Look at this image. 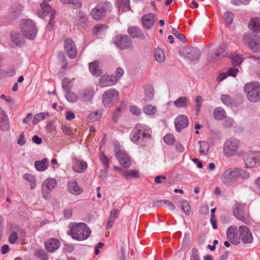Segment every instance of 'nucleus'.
<instances>
[{"label": "nucleus", "mask_w": 260, "mask_h": 260, "mask_svg": "<svg viewBox=\"0 0 260 260\" xmlns=\"http://www.w3.org/2000/svg\"><path fill=\"white\" fill-rule=\"evenodd\" d=\"M70 230L67 233L71 235L73 239L78 241H82L87 239L91 234L90 229L86 224L81 223H72Z\"/></svg>", "instance_id": "nucleus-1"}, {"label": "nucleus", "mask_w": 260, "mask_h": 260, "mask_svg": "<svg viewBox=\"0 0 260 260\" xmlns=\"http://www.w3.org/2000/svg\"><path fill=\"white\" fill-rule=\"evenodd\" d=\"M151 138L150 131L140 124H137L131 135V140L138 145L144 146Z\"/></svg>", "instance_id": "nucleus-2"}, {"label": "nucleus", "mask_w": 260, "mask_h": 260, "mask_svg": "<svg viewBox=\"0 0 260 260\" xmlns=\"http://www.w3.org/2000/svg\"><path fill=\"white\" fill-rule=\"evenodd\" d=\"M19 27L22 34L25 38L29 40H34L36 38L38 30L31 20L22 19L19 24Z\"/></svg>", "instance_id": "nucleus-3"}, {"label": "nucleus", "mask_w": 260, "mask_h": 260, "mask_svg": "<svg viewBox=\"0 0 260 260\" xmlns=\"http://www.w3.org/2000/svg\"><path fill=\"white\" fill-rule=\"evenodd\" d=\"M244 91L250 102L257 103L260 101V84L258 82L252 81L246 83Z\"/></svg>", "instance_id": "nucleus-4"}, {"label": "nucleus", "mask_w": 260, "mask_h": 260, "mask_svg": "<svg viewBox=\"0 0 260 260\" xmlns=\"http://www.w3.org/2000/svg\"><path fill=\"white\" fill-rule=\"evenodd\" d=\"M119 100V93L114 88H111L105 91L102 95V102L104 106L112 107Z\"/></svg>", "instance_id": "nucleus-5"}, {"label": "nucleus", "mask_w": 260, "mask_h": 260, "mask_svg": "<svg viewBox=\"0 0 260 260\" xmlns=\"http://www.w3.org/2000/svg\"><path fill=\"white\" fill-rule=\"evenodd\" d=\"M237 168H228L224 170L220 175L221 182L226 185H232L238 180Z\"/></svg>", "instance_id": "nucleus-6"}, {"label": "nucleus", "mask_w": 260, "mask_h": 260, "mask_svg": "<svg viewBox=\"0 0 260 260\" xmlns=\"http://www.w3.org/2000/svg\"><path fill=\"white\" fill-rule=\"evenodd\" d=\"M240 142L235 139H230L224 143L223 153L226 156L231 157L235 155L240 147Z\"/></svg>", "instance_id": "nucleus-7"}, {"label": "nucleus", "mask_w": 260, "mask_h": 260, "mask_svg": "<svg viewBox=\"0 0 260 260\" xmlns=\"http://www.w3.org/2000/svg\"><path fill=\"white\" fill-rule=\"evenodd\" d=\"M111 4L107 2H102L91 11V16H104L109 14L112 11Z\"/></svg>", "instance_id": "nucleus-8"}, {"label": "nucleus", "mask_w": 260, "mask_h": 260, "mask_svg": "<svg viewBox=\"0 0 260 260\" xmlns=\"http://www.w3.org/2000/svg\"><path fill=\"white\" fill-rule=\"evenodd\" d=\"M179 54L192 63L198 60L200 56V51L197 48L186 47L182 48L180 50Z\"/></svg>", "instance_id": "nucleus-9"}, {"label": "nucleus", "mask_w": 260, "mask_h": 260, "mask_svg": "<svg viewBox=\"0 0 260 260\" xmlns=\"http://www.w3.org/2000/svg\"><path fill=\"white\" fill-rule=\"evenodd\" d=\"M243 43L255 52H260V37L255 35L253 37L249 34H245L242 38Z\"/></svg>", "instance_id": "nucleus-10"}, {"label": "nucleus", "mask_w": 260, "mask_h": 260, "mask_svg": "<svg viewBox=\"0 0 260 260\" xmlns=\"http://www.w3.org/2000/svg\"><path fill=\"white\" fill-rule=\"evenodd\" d=\"M234 214L237 219L244 223L249 221V214L244 204H237L234 209Z\"/></svg>", "instance_id": "nucleus-11"}, {"label": "nucleus", "mask_w": 260, "mask_h": 260, "mask_svg": "<svg viewBox=\"0 0 260 260\" xmlns=\"http://www.w3.org/2000/svg\"><path fill=\"white\" fill-rule=\"evenodd\" d=\"M115 155L116 158L118 160L119 164L123 168H128L131 164V160L129 156L124 151L119 150V146H115L114 149Z\"/></svg>", "instance_id": "nucleus-12"}, {"label": "nucleus", "mask_w": 260, "mask_h": 260, "mask_svg": "<svg viewBox=\"0 0 260 260\" xmlns=\"http://www.w3.org/2000/svg\"><path fill=\"white\" fill-rule=\"evenodd\" d=\"M241 156H242L246 168L254 167L258 161V154L254 152L249 151L244 152Z\"/></svg>", "instance_id": "nucleus-13"}, {"label": "nucleus", "mask_w": 260, "mask_h": 260, "mask_svg": "<svg viewBox=\"0 0 260 260\" xmlns=\"http://www.w3.org/2000/svg\"><path fill=\"white\" fill-rule=\"evenodd\" d=\"M38 16H55L56 11L47 2H43L37 11Z\"/></svg>", "instance_id": "nucleus-14"}, {"label": "nucleus", "mask_w": 260, "mask_h": 260, "mask_svg": "<svg viewBox=\"0 0 260 260\" xmlns=\"http://www.w3.org/2000/svg\"><path fill=\"white\" fill-rule=\"evenodd\" d=\"M57 185V181L54 178H49L45 179L42 184V190L43 197L47 199L49 194Z\"/></svg>", "instance_id": "nucleus-15"}, {"label": "nucleus", "mask_w": 260, "mask_h": 260, "mask_svg": "<svg viewBox=\"0 0 260 260\" xmlns=\"http://www.w3.org/2000/svg\"><path fill=\"white\" fill-rule=\"evenodd\" d=\"M64 49L68 56L71 58L77 56V50L74 42L70 38H67L64 42Z\"/></svg>", "instance_id": "nucleus-16"}, {"label": "nucleus", "mask_w": 260, "mask_h": 260, "mask_svg": "<svg viewBox=\"0 0 260 260\" xmlns=\"http://www.w3.org/2000/svg\"><path fill=\"white\" fill-rule=\"evenodd\" d=\"M239 240L245 244L251 243L253 242V238L250 230L246 226H240L239 228Z\"/></svg>", "instance_id": "nucleus-17"}, {"label": "nucleus", "mask_w": 260, "mask_h": 260, "mask_svg": "<svg viewBox=\"0 0 260 260\" xmlns=\"http://www.w3.org/2000/svg\"><path fill=\"white\" fill-rule=\"evenodd\" d=\"M115 41L117 47L122 50L131 48L133 47L132 40L127 36H117Z\"/></svg>", "instance_id": "nucleus-18"}, {"label": "nucleus", "mask_w": 260, "mask_h": 260, "mask_svg": "<svg viewBox=\"0 0 260 260\" xmlns=\"http://www.w3.org/2000/svg\"><path fill=\"white\" fill-rule=\"evenodd\" d=\"M227 46L225 44H222L213 53L208 57V60L211 62L217 61L225 55Z\"/></svg>", "instance_id": "nucleus-19"}, {"label": "nucleus", "mask_w": 260, "mask_h": 260, "mask_svg": "<svg viewBox=\"0 0 260 260\" xmlns=\"http://www.w3.org/2000/svg\"><path fill=\"white\" fill-rule=\"evenodd\" d=\"M174 123L176 130L178 132H180L182 129L188 126L189 120L187 116L181 114L176 117Z\"/></svg>", "instance_id": "nucleus-20"}, {"label": "nucleus", "mask_w": 260, "mask_h": 260, "mask_svg": "<svg viewBox=\"0 0 260 260\" xmlns=\"http://www.w3.org/2000/svg\"><path fill=\"white\" fill-rule=\"evenodd\" d=\"M117 83V79L114 76L104 75L99 79V85L101 87H106L114 85Z\"/></svg>", "instance_id": "nucleus-21"}, {"label": "nucleus", "mask_w": 260, "mask_h": 260, "mask_svg": "<svg viewBox=\"0 0 260 260\" xmlns=\"http://www.w3.org/2000/svg\"><path fill=\"white\" fill-rule=\"evenodd\" d=\"M226 236L229 241L234 245L240 243L239 238L238 237L237 229L235 226H230L226 231Z\"/></svg>", "instance_id": "nucleus-22"}, {"label": "nucleus", "mask_w": 260, "mask_h": 260, "mask_svg": "<svg viewBox=\"0 0 260 260\" xmlns=\"http://www.w3.org/2000/svg\"><path fill=\"white\" fill-rule=\"evenodd\" d=\"M0 129L3 131H7L10 129V123L8 117L5 111L0 108Z\"/></svg>", "instance_id": "nucleus-23"}, {"label": "nucleus", "mask_w": 260, "mask_h": 260, "mask_svg": "<svg viewBox=\"0 0 260 260\" xmlns=\"http://www.w3.org/2000/svg\"><path fill=\"white\" fill-rule=\"evenodd\" d=\"M68 189L71 194L75 196L80 194L83 191L82 189L78 186L77 182L74 180L68 182Z\"/></svg>", "instance_id": "nucleus-24"}, {"label": "nucleus", "mask_w": 260, "mask_h": 260, "mask_svg": "<svg viewBox=\"0 0 260 260\" xmlns=\"http://www.w3.org/2000/svg\"><path fill=\"white\" fill-rule=\"evenodd\" d=\"M87 168V164L86 161L77 158L75 159V164L73 167V169L76 172L82 173L84 172Z\"/></svg>", "instance_id": "nucleus-25"}, {"label": "nucleus", "mask_w": 260, "mask_h": 260, "mask_svg": "<svg viewBox=\"0 0 260 260\" xmlns=\"http://www.w3.org/2000/svg\"><path fill=\"white\" fill-rule=\"evenodd\" d=\"M128 32L133 38H138L140 40H144L145 36L141 30L135 26L129 27L128 29Z\"/></svg>", "instance_id": "nucleus-26"}, {"label": "nucleus", "mask_w": 260, "mask_h": 260, "mask_svg": "<svg viewBox=\"0 0 260 260\" xmlns=\"http://www.w3.org/2000/svg\"><path fill=\"white\" fill-rule=\"evenodd\" d=\"M59 247V241L55 238H51L45 243L46 249L49 252H53Z\"/></svg>", "instance_id": "nucleus-27"}, {"label": "nucleus", "mask_w": 260, "mask_h": 260, "mask_svg": "<svg viewBox=\"0 0 260 260\" xmlns=\"http://www.w3.org/2000/svg\"><path fill=\"white\" fill-rule=\"evenodd\" d=\"M118 212L119 210L115 208L111 210L110 216L107 219L106 225V229H109L112 227L116 218L118 217Z\"/></svg>", "instance_id": "nucleus-28"}, {"label": "nucleus", "mask_w": 260, "mask_h": 260, "mask_svg": "<svg viewBox=\"0 0 260 260\" xmlns=\"http://www.w3.org/2000/svg\"><path fill=\"white\" fill-rule=\"evenodd\" d=\"M248 28L253 32H260V17H251L248 24Z\"/></svg>", "instance_id": "nucleus-29"}, {"label": "nucleus", "mask_w": 260, "mask_h": 260, "mask_svg": "<svg viewBox=\"0 0 260 260\" xmlns=\"http://www.w3.org/2000/svg\"><path fill=\"white\" fill-rule=\"evenodd\" d=\"M35 167L39 171H44L47 169L49 160L47 158H45L40 161H36L35 162Z\"/></svg>", "instance_id": "nucleus-30"}, {"label": "nucleus", "mask_w": 260, "mask_h": 260, "mask_svg": "<svg viewBox=\"0 0 260 260\" xmlns=\"http://www.w3.org/2000/svg\"><path fill=\"white\" fill-rule=\"evenodd\" d=\"M123 177L127 180L140 177V173L137 170H127L122 171Z\"/></svg>", "instance_id": "nucleus-31"}, {"label": "nucleus", "mask_w": 260, "mask_h": 260, "mask_svg": "<svg viewBox=\"0 0 260 260\" xmlns=\"http://www.w3.org/2000/svg\"><path fill=\"white\" fill-rule=\"evenodd\" d=\"M89 69L91 73L96 76H100L102 74V71L99 69V62L94 61L89 64Z\"/></svg>", "instance_id": "nucleus-32"}, {"label": "nucleus", "mask_w": 260, "mask_h": 260, "mask_svg": "<svg viewBox=\"0 0 260 260\" xmlns=\"http://www.w3.org/2000/svg\"><path fill=\"white\" fill-rule=\"evenodd\" d=\"M198 146L200 155H206L208 154L210 148V144L208 142L200 141L198 142Z\"/></svg>", "instance_id": "nucleus-33"}, {"label": "nucleus", "mask_w": 260, "mask_h": 260, "mask_svg": "<svg viewBox=\"0 0 260 260\" xmlns=\"http://www.w3.org/2000/svg\"><path fill=\"white\" fill-rule=\"evenodd\" d=\"M20 231L18 226H12L9 237V241L11 244H14L16 242L18 238V234Z\"/></svg>", "instance_id": "nucleus-34"}, {"label": "nucleus", "mask_w": 260, "mask_h": 260, "mask_svg": "<svg viewBox=\"0 0 260 260\" xmlns=\"http://www.w3.org/2000/svg\"><path fill=\"white\" fill-rule=\"evenodd\" d=\"M144 95L145 97L144 98V100L145 102H149L153 98L154 90L151 85H147L145 86Z\"/></svg>", "instance_id": "nucleus-35"}, {"label": "nucleus", "mask_w": 260, "mask_h": 260, "mask_svg": "<svg viewBox=\"0 0 260 260\" xmlns=\"http://www.w3.org/2000/svg\"><path fill=\"white\" fill-rule=\"evenodd\" d=\"M189 101L185 96H181L174 102V106L177 108H186L188 106Z\"/></svg>", "instance_id": "nucleus-36"}, {"label": "nucleus", "mask_w": 260, "mask_h": 260, "mask_svg": "<svg viewBox=\"0 0 260 260\" xmlns=\"http://www.w3.org/2000/svg\"><path fill=\"white\" fill-rule=\"evenodd\" d=\"M213 115L215 119L219 120L225 117L226 113L222 108L217 107L214 109Z\"/></svg>", "instance_id": "nucleus-37"}, {"label": "nucleus", "mask_w": 260, "mask_h": 260, "mask_svg": "<svg viewBox=\"0 0 260 260\" xmlns=\"http://www.w3.org/2000/svg\"><path fill=\"white\" fill-rule=\"evenodd\" d=\"M126 105L124 103L120 104L113 113L112 119L114 122H117L120 116L121 112L125 109Z\"/></svg>", "instance_id": "nucleus-38"}, {"label": "nucleus", "mask_w": 260, "mask_h": 260, "mask_svg": "<svg viewBox=\"0 0 260 260\" xmlns=\"http://www.w3.org/2000/svg\"><path fill=\"white\" fill-rule=\"evenodd\" d=\"M117 5L119 11H127L131 9L129 0H119L117 2Z\"/></svg>", "instance_id": "nucleus-39"}, {"label": "nucleus", "mask_w": 260, "mask_h": 260, "mask_svg": "<svg viewBox=\"0 0 260 260\" xmlns=\"http://www.w3.org/2000/svg\"><path fill=\"white\" fill-rule=\"evenodd\" d=\"M22 10V6L20 4H15L11 6L10 14L13 16H18L21 15Z\"/></svg>", "instance_id": "nucleus-40"}, {"label": "nucleus", "mask_w": 260, "mask_h": 260, "mask_svg": "<svg viewBox=\"0 0 260 260\" xmlns=\"http://www.w3.org/2000/svg\"><path fill=\"white\" fill-rule=\"evenodd\" d=\"M153 18L154 17H142V23L145 28L149 29L152 27L154 23Z\"/></svg>", "instance_id": "nucleus-41"}, {"label": "nucleus", "mask_w": 260, "mask_h": 260, "mask_svg": "<svg viewBox=\"0 0 260 260\" xmlns=\"http://www.w3.org/2000/svg\"><path fill=\"white\" fill-rule=\"evenodd\" d=\"M49 115L48 112H41L35 114L33 119V124H35L40 121L45 119Z\"/></svg>", "instance_id": "nucleus-42"}, {"label": "nucleus", "mask_w": 260, "mask_h": 260, "mask_svg": "<svg viewBox=\"0 0 260 260\" xmlns=\"http://www.w3.org/2000/svg\"><path fill=\"white\" fill-rule=\"evenodd\" d=\"M11 39L16 45H20L24 43L23 39L20 34L18 32H13L11 34Z\"/></svg>", "instance_id": "nucleus-43"}, {"label": "nucleus", "mask_w": 260, "mask_h": 260, "mask_svg": "<svg viewBox=\"0 0 260 260\" xmlns=\"http://www.w3.org/2000/svg\"><path fill=\"white\" fill-rule=\"evenodd\" d=\"M93 95V91L92 89H88L84 91L81 95V99L84 102H89L91 100Z\"/></svg>", "instance_id": "nucleus-44"}, {"label": "nucleus", "mask_w": 260, "mask_h": 260, "mask_svg": "<svg viewBox=\"0 0 260 260\" xmlns=\"http://www.w3.org/2000/svg\"><path fill=\"white\" fill-rule=\"evenodd\" d=\"M243 58L241 55L237 53L234 54L232 56V65L237 67L241 64Z\"/></svg>", "instance_id": "nucleus-45"}, {"label": "nucleus", "mask_w": 260, "mask_h": 260, "mask_svg": "<svg viewBox=\"0 0 260 260\" xmlns=\"http://www.w3.org/2000/svg\"><path fill=\"white\" fill-rule=\"evenodd\" d=\"M23 178L29 182L31 189H33L36 187V180L34 175L29 174H25L23 175Z\"/></svg>", "instance_id": "nucleus-46"}, {"label": "nucleus", "mask_w": 260, "mask_h": 260, "mask_svg": "<svg viewBox=\"0 0 260 260\" xmlns=\"http://www.w3.org/2000/svg\"><path fill=\"white\" fill-rule=\"evenodd\" d=\"M62 4H72L76 9H79L82 7L81 0H60Z\"/></svg>", "instance_id": "nucleus-47"}, {"label": "nucleus", "mask_w": 260, "mask_h": 260, "mask_svg": "<svg viewBox=\"0 0 260 260\" xmlns=\"http://www.w3.org/2000/svg\"><path fill=\"white\" fill-rule=\"evenodd\" d=\"M237 177L238 179L239 178H241L242 179H247L250 177V174L249 173H248L246 171L239 169L237 168Z\"/></svg>", "instance_id": "nucleus-48"}, {"label": "nucleus", "mask_w": 260, "mask_h": 260, "mask_svg": "<svg viewBox=\"0 0 260 260\" xmlns=\"http://www.w3.org/2000/svg\"><path fill=\"white\" fill-rule=\"evenodd\" d=\"M101 117V114L97 111L90 113L88 117V121L92 122L98 121Z\"/></svg>", "instance_id": "nucleus-49"}, {"label": "nucleus", "mask_w": 260, "mask_h": 260, "mask_svg": "<svg viewBox=\"0 0 260 260\" xmlns=\"http://www.w3.org/2000/svg\"><path fill=\"white\" fill-rule=\"evenodd\" d=\"M164 141L169 145H173L175 142L174 136L171 134H168L164 136Z\"/></svg>", "instance_id": "nucleus-50"}, {"label": "nucleus", "mask_w": 260, "mask_h": 260, "mask_svg": "<svg viewBox=\"0 0 260 260\" xmlns=\"http://www.w3.org/2000/svg\"><path fill=\"white\" fill-rule=\"evenodd\" d=\"M107 28L108 26L106 25H98L95 26L93 29V34L95 35L102 34L107 29Z\"/></svg>", "instance_id": "nucleus-51"}, {"label": "nucleus", "mask_w": 260, "mask_h": 260, "mask_svg": "<svg viewBox=\"0 0 260 260\" xmlns=\"http://www.w3.org/2000/svg\"><path fill=\"white\" fill-rule=\"evenodd\" d=\"M72 86L73 83L70 79L66 78L62 80V87L64 90H70Z\"/></svg>", "instance_id": "nucleus-52"}, {"label": "nucleus", "mask_w": 260, "mask_h": 260, "mask_svg": "<svg viewBox=\"0 0 260 260\" xmlns=\"http://www.w3.org/2000/svg\"><path fill=\"white\" fill-rule=\"evenodd\" d=\"M203 99L201 96L198 95L196 96L195 99V107L197 113H198L201 110L203 103Z\"/></svg>", "instance_id": "nucleus-53"}, {"label": "nucleus", "mask_w": 260, "mask_h": 260, "mask_svg": "<svg viewBox=\"0 0 260 260\" xmlns=\"http://www.w3.org/2000/svg\"><path fill=\"white\" fill-rule=\"evenodd\" d=\"M66 98L67 100L71 103H74L78 100V96L77 94L73 92L68 91L66 94Z\"/></svg>", "instance_id": "nucleus-54"}, {"label": "nucleus", "mask_w": 260, "mask_h": 260, "mask_svg": "<svg viewBox=\"0 0 260 260\" xmlns=\"http://www.w3.org/2000/svg\"><path fill=\"white\" fill-rule=\"evenodd\" d=\"M144 112L147 115H153L155 113L156 110L155 107L152 105H147L143 108Z\"/></svg>", "instance_id": "nucleus-55"}, {"label": "nucleus", "mask_w": 260, "mask_h": 260, "mask_svg": "<svg viewBox=\"0 0 260 260\" xmlns=\"http://www.w3.org/2000/svg\"><path fill=\"white\" fill-rule=\"evenodd\" d=\"M155 57L156 60L158 62H162V49L159 47L156 48L155 50Z\"/></svg>", "instance_id": "nucleus-56"}, {"label": "nucleus", "mask_w": 260, "mask_h": 260, "mask_svg": "<svg viewBox=\"0 0 260 260\" xmlns=\"http://www.w3.org/2000/svg\"><path fill=\"white\" fill-rule=\"evenodd\" d=\"M35 255L41 260H48V257L46 253L43 250H37L35 252Z\"/></svg>", "instance_id": "nucleus-57"}, {"label": "nucleus", "mask_w": 260, "mask_h": 260, "mask_svg": "<svg viewBox=\"0 0 260 260\" xmlns=\"http://www.w3.org/2000/svg\"><path fill=\"white\" fill-rule=\"evenodd\" d=\"M190 206L187 201H183L182 203V210L186 215H189L190 213Z\"/></svg>", "instance_id": "nucleus-58"}, {"label": "nucleus", "mask_w": 260, "mask_h": 260, "mask_svg": "<svg viewBox=\"0 0 260 260\" xmlns=\"http://www.w3.org/2000/svg\"><path fill=\"white\" fill-rule=\"evenodd\" d=\"M221 100L226 106H231L233 103L232 99L226 94L221 95Z\"/></svg>", "instance_id": "nucleus-59"}, {"label": "nucleus", "mask_w": 260, "mask_h": 260, "mask_svg": "<svg viewBox=\"0 0 260 260\" xmlns=\"http://www.w3.org/2000/svg\"><path fill=\"white\" fill-rule=\"evenodd\" d=\"M239 71L238 68L235 67H230L227 70L226 73L228 76L235 77H236Z\"/></svg>", "instance_id": "nucleus-60"}, {"label": "nucleus", "mask_w": 260, "mask_h": 260, "mask_svg": "<svg viewBox=\"0 0 260 260\" xmlns=\"http://www.w3.org/2000/svg\"><path fill=\"white\" fill-rule=\"evenodd\" d=\"M100 160L104 165L105 169H108L109 167V159L103 153H102L100 156Z\"/></svg>", "instance_id": "nucleus-61"}, {"label": "nucleus", "mask_w": 260, "mask_h": 260, "mask_svg": "<svg viewBox=\"0 0 260 260\" xmlns=\"http://www.w3.org/2000/svg\"><path fill=\"white\" fill-rule=\"evenodd\" d=\"M129 110L133 115L136 116H139L141 114V109L136 106H131Z\"/></svg>", "instance_id": "nucleus-62"}, {"label": "nucleus", "mask_w": 260, "mask_h": 260, "mask_svg": "<svg viewBox=\"0 0 260 260\" xmlns=\"http://www.w3.org/2000/svg\"><path fill=\"white\" fill-rule=\"evenodd\" d=\"M250 2V0H232L231 3L235 6H239L241 5H247Z\"/></svg>", "instance_id": "nucleus-63"}, {"label": "nucleus", "mask_w": 260, "mask_h": 260, "mask_svg": "<svg viewBox=\"0 0 260 260\" xmlns=\"http://www.w3.org/2000/svg\"><path fill=\"white\" fill-rule=\"evenodd\" d=\"M172 32L174 35L179 40L184 41L185 40V37L184 35L179 31H178L175 28H172Z\"/></svg>", "instance_id": "nucleus-64"}]
</instances>
